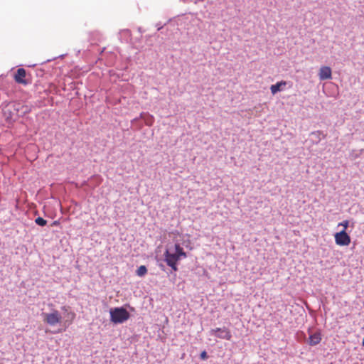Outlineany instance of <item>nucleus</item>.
Here are the masks:
<instances>
[{
    "mask_svg": "<svg viewBox=\"0 0 364 364\" xmlns=\"http://www.w3.org/2000/svg\"><path fill=\"white\" fill-rule=\"evenodd\" d=\"M165 261L166 264L172 268L173 270L177 271V262L181 257L186 258V253L179 244H175L173 249H167L164 253Z\"/></svg>",
    "mask_w": 364,
    "mask_h": 364,
    "instance_id": "f257e3e1",
    "label": "nucleus"
},
{
    "mask_svg": "<svg viewBox=\"0 0 364 364\" xmlns=\"http://www.w3.org/2000/svg\"><path fill=\"white\" fill-rule=\"evenodd\" d=\"M110 321L114 323H122L129 318L130 314L123 307H116L109 311Z\"/></svg>",
    "mask_w": 364,
    "mask_h": 364,
    "instance_id": "f03ea898",
    "label": "nucleus"
},
{
    "mask_svg": "<svg viewBox=\"0 0 364 364\" xmlns=\"http://www.w3.org/2000/svg\"><path fill=\"white\" fill-rule=\"evenodd\" d=\"M43 321L50 326H55L62 320V316L57 310H53L51 313L43 314Z\"/></svg>",
    "mask_w": 364,
    "mask_h": 364,
    "instance_id": "7ed1b4c3",
    "label": "nucleus"
},
{
    "mask_svg": "<svg viewBox=\"0 0 364 364\" xmlns=\"http://www.w3.org/2000/svg\"><path fill=\"white\" fill-rule=\"evenodd\" d=\"M19 104L9 102L3 108L2 112L6 120H11L14 115L18 114V108L17 106Z\"/></svg>",
    "mask_w": 364,
    "mask_h": 364,
    "instance_id": "20e7f679",
    "label": "nucleus"
},
{
    "mask_svg": "<svg viewBox=\"0 0 364 364\" xmlns=\"http://www.w3.org/2000/svg\"><path fill=\"white\" fill-rule=\"evenodd\" d=\"M211 336H215L221 339H225L230 341L232 338L230 331L225 327L217 328L215 329H211L210 331Z\"/></svg>",
    "mask_w": 364,
    "mask_h": 364,
    "instance_id": "39448f33",
    "label": "nucleus"
},
{
    "mask_svg": "<svg viewBox=\"0 0 364 364\" xmlns=\"http://www.w3.org/2000/svg\"><path fill=\"white\" fill-rule=\"evenodd\" d=\"M335 240L337 245L341 246L348 245L350 243V237L345 230L336 233Z\"/></svg>",
    "mask_w": 364,
    "mask_h": 364,
    "instance_id": "423d86ee",
    "label": "nucleus"
},
{
    "mask_svg": "<svg viewBox=\"0 0 364 364\" xmlns=\"http://www.w3.org/2000/svg\"><path fill=\"white\" fill-rule=\"evenodd\" d=\"M26 70L23 68H18L14 75V80L18 84H22V85H26L30 82L26 79Z\"/></svg>",
    "mask_w": 364,
    "mask_h": 364,
    "instance_id": "0eeeda50",
    "label": "nucleus"
},
{
    "mask_svg": "<svg viewBox=\"0 0 364 364\" xmlns=\"http://www.w3.org/2000/svg\"><path fill=\"white\" fill-rule=\"evenodd\" d=\"M318 77L321 80H329L332 78V71L330 67L323 66L318 72Z\"/></svg>",
    "mask_w": 364,
    "mask_h": 364,
    "instance_id": "6e6552de",
    "label": "nucleus"
},
{
    "mask_svg": "<svg viewBox=\"0 0 364 364\" xmlns=\"http://www.w3.org/2000/svg\"><path fill=\"white\" fill-rule=\"evenodd\" d=\"M321 341V333L320 331H316L313 333L309 334V344L310 346H316Z\"/></svg>",
    "mask_w": 364,
    "mask_h": 364,
    "instance_id": "1a4fd4ad",
    "label": "nucleus"
},
{
    "mask_svg": "<svg viewBox=\"0 0 364 364\" xmlns=\"http://www.w3.org/2000/svg\"><path fill=\"white\" fill-rule=\"evenodd\" d=\"M61 309L65 313V322H68L69 324L71 323L75 318V314L70 311V307L68 306H63Z\"/></svg>",
    "mask_w": 364,
    "mask_h": 364,
    "instance_id": "9d476101",
    "label": "nucleus"
},
{
    "mask_svg": "<svg viewBox=\"0 0 364 364\" xmlns=\"http://www.w3.org/2000/svg\"><path fill=\"white\" fill-rule=\"evenodd\" d=\"M311 141L314 144H318L321 140L326 137V134L321 131H316L311 133Z\"/></svg>",
    "mask_w": 364,
    "mask_h": 364,
    "instance_id": "9b49d317",
    "label": "nucleus"
},
{
    "mask_svg": "<svg viewBox=\"0 0 364 364\" xmlns=\"http://www.w3.org/2000/svg\"><path fill=\"white\" fill-rule=\"evenodd\" d=\"M287 82L285 81L279 82L274 85H271L270 90L273 95L276 94L278 92H280L284 90V87L286 86Z\"/></svg>",
    "mask_w": 364,
    "mask_h": 364,
    "instance_id": "f8f14e48",
    "label": "nucleus"
},
{
    "mask_svg": "<svg viewBox=\"0 0 364 364\" xmlns=\"http://www.w3.org/2000/svg\"><path fill=\"white\" fill-rule=\"evenodd\" d=\"M122 38H124L126 41H128L131 37V31L129 29L122 30L119 33Z\"/></svg>",
    "mask_w": 364,
    "mask_h": 364,
    "instance_id": "ddd939ff",
    "label": "nucleus"
},
{
    "mask_svg": "<svg viewBox=\"0 0 364 364\" xmlns=\"http://www.w3.org/2000/svg\"><path fill=\"white\" fill-rule=\"evenodd\" d=\"M147 273V269L144 265L140 266L136 270L139 277H144Z\"/></svg>",
    "mask_w": 364,
    "mask_h": 364,
    "instance_id": "4468645a",
    "label": "nucleus"
},
{
    "mask_svg": "<svg viewBox=\"0 0 364 364\" xmlns=\"http://www.w3.org/2000/svg\"><path fill=\"white\" fill-rule=\"evenodd\" d=\"M35 223L40 225V226H45L47 224V220H46L45 219H43V218L41 217H38L36 220H35Z\"/></svg>",
    "mask_w": 364,
    "mask_h": 364,
    "instance_id": "2eb2a0df",
    "label": "nucleus"
},
{
    "mask_svg": "<svg viewBox=\"0 0 364 364\" xmlns=\"http://www.w3.org/2000/svg\"><path fill=\"white\" fill-rule=\"evenodd\" d=\"M208 354L206 353V351H203L201 353H200V358L202 360H206L208 358Z\"/></svg>",
    "mask_w": 364,
    "mask_h": 364,
    "instance_id": "dca6fc26",
    "label": "nucleus"
},
{
    "mask_svg": "<svg viewBox=\"0 0 364 364\" xmlns=\"http://www.w3.org/2000/svg\"><path fill=\"white\" fill-rule=\"evenodd\" d=\"M339 225H343L344 227V228L346 229L348 225V221L345 220V221L342 222L341 223H340Z\"/></svg>",
    "mask_w": 364,
    "mask_h": 364,
    "instance_id": "f3484780",
    "label": "nucleus"
},
{
    "mask_svg": "<svg viewBox=\"0 0 364 364\" xmlns=\"http://www.w3.org/2000/svg\"><path fill=\"white\" fill-rule=\"evenodd\" d=\"M181 1L184 2V3H187V2H190V1H193V0H181Z\"/></svg>",
    "mask_w": 364,
    "mask_h": 364,
    "instance_id": "a211bd4d",
    "label": "nucleus"
},
{
    "mask_svg": "<svg viewBox=\"0 0 364 364\" xmlns=\"http://www.w3.org/2000/svg\"><path fill=\"white\" fill-rule=\"evenodd\" d=\"M146 124L151 125V122H146Z\"/></svg>",
    "mask_w": 364,
    "mask_h": 364,
    "instance_id": "6ab92c4d",
    "label": "nucleus"
}]
</instances>
